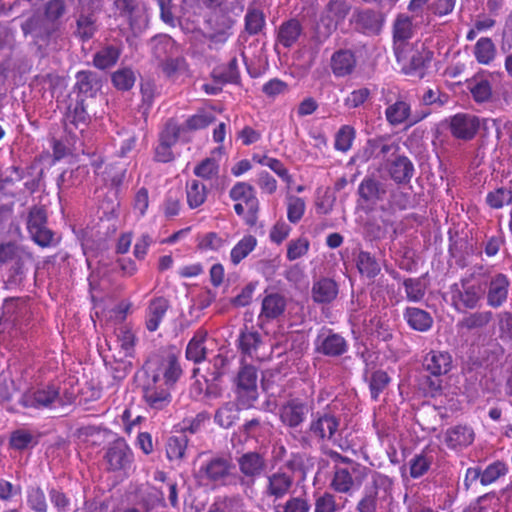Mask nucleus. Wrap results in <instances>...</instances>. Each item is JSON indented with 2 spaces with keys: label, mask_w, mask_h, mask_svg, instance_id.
<instances>
[{
  "label": "nucleus",
  "mask_w": 512,
  "mask_h": 512,
  "mask_svg": "<svg viewBox=\"0 0 512 512\" xmlns=\"http://www.w3.org/2000/svg\"><path fill=\"white\" fill-rule=\"evenodd\" d=\"M286 298L280 293L267 294L261 305L260 318L274 320L279 318L286 310Z\"/></svg>",
  "instance_id": "obj_29"
},
{
  "label": "nucleus",
  "mask_w": 512,
  "mask_h": 512,
  "mask_svg": "<svg viewBox=\"0 0 512 512\" xmlns=\"http://www.w3.org/2000/svg\"><path fill=\"white\" fill-rule=\"evenodd\" d=\"M188 439L185 435L169 438L167 443V456L170 460H180L184 457Z\"/></svg>",
  "instance_id": "obj_56"
},
{
  "label": "nucleus",
  "mask_w": 512,
  "mask_h": 512,
  "mask_svg": "<svg viewBox=\"0 0 512 512\" xmlns=\"http://www.w3.org/2000/svg\"><path fill=\"white\" fill-rule=\"evenodd\" d=\"M392 481L385 475L375 473L371 483L365 487V495L357 504L358 512H376L377 501L385 498L391 489Z\"/></svg>",
  "instance_id": "obj_9"
},
{
  "label": "nucleus",
  "mask_w": 512,
  "mask_h": 512,
  "mask_svg": "<svg viewBox=\"0 0 512 512\" xmlns=\"http://www.w3.org/2000/svg\"><path fill=\"white\" fill-rule=\"evenodd\" d=\"M158 67L162 70L167 78H174L180 73H185L188 70L186 59L182 56L169 57L159 62Z\"/></svg>",
  "instance_id": "obj_46"
},
{
  "label": "nucleus",
  "mask_w": 512,
  "mask_h": 512,
  "mask_svg": "<svg viewBox=\"0 0 512 512\" xmlns=\"http://www.w3.org/2000/svg\"><path fill=\"white\" fill-rule=\"evenodd\" d=\"M399 150L396 142H389L384 137L369 139L363 149L362 158L365 161L371 159L385 160L388 155H394Z\"/></svg>",
  "instance_id": "obj_20"
},
{
  "label": "nucleus",
  "mask_w": 512,
  "mask_h": 512,
  "mask_svg": "<svg viewBox=\"0 0 512 512\" xmlns=\"http://www.w3.org/2000/svg\"><path fill=\"white\" fill-rule=\"evenodd\" d=\"M468 89L477 103H485L492 98V85L487 79L475 77L468 83Z\"/></svg>",
  "instance_id": "obj_43"
},
{
  "label": "nucleus",
  "mask_w": 512,
  "mask_h": 512,
  "mask_svg": "<svg viewBox=\"0 0 512 512\" xmlns=\"http://www.w3.org/2000/svg\"><path fill=\"white\" fill-rule=\"evenodd\" d=\"M239 469V484L246 492L252 491L257 479L266 473L268 462L265 454L258 451H248L237 458Z\"/></svg>",
  "instance_id": "obj_5"
},
{
  "label": "nucleus",
  "mask_w": 512,
  "mask_h": 512,
  "mask_svg": "<svg viewBox=\"0 0 512 512\" xmlns=\"http://www.w3.org/2000/svg\"><path fill=\"white\" fill-rule=\"evenodd\" d=\"M384 14L381 12L374 11L372 9L359 10L356 14V23L364 31L370 33H379L383 22Z\"/></svg>",
  "instance_id": "obj_37"
},
{
  "label": "nucleus",
  "mask_w": 512,
  "mask_h": 512,
  "mask_svg": "<svg viewBox=\"0 0 512 512\" xmlns=\"http://www.w3.org/2000/svg\"><path fill=\"white\" fill-rule=\"evenodd\" d=\"M474 275L463 277L451 286V302L455 310H474L480 305L485 289L480 283L474 282Z\"/></svg>",
  "instance_id": "obj_3"
},
{
  "label": "nucleus",
  "mask_w": 512,
  "mask_h": 512,
  "mask_svg": "<svg viewBox=\"0 0 512 512\" xmlns=\"http://www.w3.org/2000/svg\"><path fill=\"white\" fill-rule=\"evenodd\" d=\"M302 35V23L297 18H291L282 22L278 27L276 41L284 48H291Z\"/></svg>",
  "instance_id": "obj_23"
},
{
  "label": "nucleus",
  "mask_w": 512,
  "mask_h": 512,
  "mask_svg": "<svg viewBox=\"0 0 512 512\" xmlns=\"http://www.w3.org/2000/svg\"><path fill=\"white\" fill-rule=\"evenodd\" d=\"M411 114L410 104L404 100H397L389 105L385 110V116L388 123L397 126L409 119Z\"/></svg>",
  "instance_id": "obj_42"
},
{
  "label": "nucleus",
  "mask_w": 512,
  "mask_h": 512,
  "mask_svg": "<svg viewBox=\"0 0 512 512\" xmlns=\"http://www.w3.org/2000/svg\"><path fill=\"white\" fill-rule=\"evenodd\" d=\"M208 338V332L205 329H198L186 348V358L195 364L203 362L207 357V347L205 342Z\"/></svg>",
  "instance_id": "obj_33"
},
{
  "label": "nucleus",
  "mask_w": 512,
  "mask_h": 512,
  "mask_svg": "<svg viewBox=\"0 0 512 512\" xmlns=\"http://www.w3.org/2000/svg\"><path fill=\"white\" fill-rule=\"evenodd\" d=\"M352 4L348 0H329L321 11L318 30L327 38L344 23L351 13Z\"/></svg>",
  "instance_id": "obj_6"
},
{
  "label": "nucleus",
  "mask_w": 512,
  "mask_h": 512,
  "mask_svg": "<svg viewBox=\"0 0 512 512\" xmlns=\"http://www.w3.org/2000/svg\"><path fill=\"white\" fill-rule=\"evenodd\" d=\"M486 301L491 308L501 307L508 299L510 280L504 273H496L486 281Z\"/></svg>",
  "instance_id": "obj_15"
},
{
  "label": "nucleus",
  "mask_w": 512,
  "mask_h": 512,
  "mask_svg": "<svg viewBox=\"0 0 512 512\" xmlns=\"http://www.w3.org/2000/svg\"><path fill=\"white\" fill-rule=\"evenodd\" d=\"M474 438V430L470 426L462 424L448 428L444 435L447 447L453 450H459L471 445Z\"/></svg>",
  "instance_id": "obj_21"
},
{
  "label": "nucleus",
  "mask_w": 512,
  "mask_h": 512,
  "mask_svg": "<svg viewBox=\"0 0 512 512\" xmlns=\"http://www.w3.org/2000/svg\"><path fill=\"white\" fill-rule=\"evenodd\" d=\"M423 366L433 376H441L451 370L452 358L448 352L432 350L425 356Z\"/></svg>",
  "instance_id": "obj_26"
},
{
  "label": "nucleus",
  "mask_w": 512,
  "mask_h": 512,
  "mask_svg": "<svg viewBox=\"0 0 512 512\" xmlns=\"http://www.w3.org/2000/svg\"><path fill=\"white\" fill-rule=\"evenodd\" d=\"M65 12V0H49L44 8L45 20L40 16H32L22 25V30L25 34L34 33L36 38L47 41L56 30L55 22Z\"/></svg>",
  "instance_id": "obj_2"
},
{
  "label": "nucleus",
  "mask_w": 512,
  "mask_h": 512,
  "mask_svg": "<svg viewBox=\"0 0 512 512\" xmlns=\"http://www.w3.org/2000/svg\"><path fill=\"white\" fill-rule=\"evenodd\" d=\"M356 57L351 50L340 49L331 57V69L336 77L350 75L356 67Z\"/></svg>",
  "instance_id": "obj_27"
},
{
  "label": "nucleus",
  "mask_w": 512,
  "mask_h": 512,
  "mask_svg": "<svg viewBox=\"0 0 512 512\" xmlns=\"http://www.w3.org/2000/svg\"><path fill=\"white\" fill-rule=\"evenodd\" d=\"M340 426V420L335 415L325 412L311 420L308 435L318 441H332Z\"/></svg>",
  "instance_id": "obj_16"
},
{
  "label": "nucleus",
  "mask_w": 512,
  "mask_h": 512,
  "mask_svg": "<svg viewBox=\"0 0 512 512\" xmlns=\"http://www.w3.org/2000/svg\"><path fill=\"white\" fill-rule=\"evenodd\" d=\"M89 116L82 99H70L64 115L65 131L73 138L81 134L88 125Z\"/></svg>",
  "instance_id": "obj_14"
},
{
  "label": "nucleus",
  "mask_w": 512,
  "mask_h": 512,
  "mask_svg": "<svg viewBox=\"0 0 512 512\" xmlns=\"http://www.w3.org/2000/svg\"><path fill=\"white\" fill-rule=\"evenodd\" d=\"M219 172V165L214 158H205L194 168V174L204 180H211Z\"/></svg>",
  "instance_id": "obj_59"
},
{
  "label": "nucleus",
  "mask_w": 512,
  "mask_h": 512,
  "mask_svg": "<svg viewBox=\"0 0 512 512\" xmlns=\"http://www.w3.org/2000/svg\"><path fill=\"white\" fill-rule=\"evenodd\" d=\"M239 348L245 356H249L251 359L263 360L258 352L262 340L261 335L257 331H250L248 329L243 330L239 336Z\"/></svg>",
  "instance_id": "obj_34"
},
{
  "label": "nucleus",
  "mask_w": 512,
  "mask_h": 512,
  "mask_svg": "<svg viewBox=\"0 0 512 512\" xmlns=\"http://www.w3.org/2000/svg\"><path fill=\"white\" fill-rule=\"evenodd\" d=\"M413 35V24L409 16L399 14L393 24V40H410Z\"/></svg>",
  "instance_id": "obj_50"
},
{
  "label": "nucleus",
  "mask_w": 512,
  "mask_h": 512,
  "mask_svg": "<svg viewBox=\"0 0 512 512\" xmlns=\"http://www.w3.org/2000/svg\"><path fill=\"white\" fill-rule=\"evenodd\" d=\"M27 229L32 239L41 247L55 244L54 233L47 227V211L44 207L33 206L28 213Z\"/></svg>",
  "instance_id": "obj_7"
},
{
  "label": "nucleus",
  "mask_w": 512,
  "mask_h": 512,
  "mask_svg": "<svg viewBox=\"0 0 512 512\" xmlns=\"http://www.w3.org/2000/svg\"><path fill=\"white\" fill-rule=\"evenodd\" d=\"M32 262V255L26 252L21 258L10 265L6 285L8 287H17L22 284L25 279L28 265Z\"/></svg>",
  "instance_id": "obj_38"
},
{
  "label": "nucleus",
  "mask_w": 512,
  "mask_h": 512,
  "mask_svg": "<svg viewBox=\"0 0 512 512\" xmlns=\"http://www.w3.org/2000/svg\"><path fill=\"white\" fill-rule=\"evenodd\" d=\"M405 317L408 324L418 331L428 330L433 322L429 313L419 308H407Z\"/></svg>",
  "instance_id": "obj_45"
},
{
  "label": "nucleus",
  "mask_w": 512,
  "mask_h": 512,
  "mask_svg": "<svg viewBox=\"0 0 512 512\" xmlns=\"http://www.w3.org/2000/svg\"><path fill=\"white\" fill-rule=\"evenodd\" d=\"M98 30L96 15L91 13H80L76 20L75 35L83 42L92 39Z\"/></svg>",
  "instance_id": "obj_39"
},
{
  "label": "nucleus",
  "mask_w": 512,
  "mask_h": 512,
  "mask_svg": "<svg viewBox=\"0 0 512 512\" xmlns=\"http://www.w3.org/2000/svg\"><path fill=\"white\" fill-rule=\"evenodd\" d=\"M320 343L316 347V351L328 357H339L348 350L346 339L340 334L329 331L327 335L319 337Z\"/></svg>",
  "instance_id": "obj_22"
},
{
  "label": "nucleus",
  "mask_w": 512,
  "mask_h": 512,
  "mask_svg": "<svg viewBox=\"0 0 512 512\" xmlns=\"http://www.w3.org/2000/svg\"><path fill=\"white\" fill-rule=\"evenodd\" d=\"M265 25V16L262 10L248 8L245 15V30L250 35L258 34Z\"/></svg>",
  "instance_id": "obj_53"
},
{
  "label": "nucleus",
  "mask_w": 512,
  "mask_h": 512,
  "mask_svg": "<svg viewBox=\"0 0 512 512\" xmlns=\"http://www.w3.org/2000/svg\"><path fill=\"white\" fill-rule=\"evenodd\" d=\"M58 391L54 388L37 390L26 393L21 399V404L26 408H47L58 398Z\"/></svg>",
  "instance_id": "obj_30"
},
{
  "label": "nucleus",
  "mask_w": 512,
  "mask_h": 512,
  "mask_svg": "<svg viewBox=\"0 0 512 512\" xmlns=\"http://www.w3.org/2000/svg\"><path fill=\"white\" fill-rule=\"evenodd\" d=\"M310 504L306 498L290 497L283 504L274 507L275 512H309Z\"/></svg>",
  "instance_id": "obj_58"
},
{
  "label": "nucleus",
  "mask_w": 512,
  "mask_h": 512,
  "mask_svg": "<svg viewBox=\"0 0 512 512\" xmlns=\"http://www.w3.org/2000/svg\"><path fill=\"white\" fill-rule=\"evenodd\" d=\"M233 463L229 456H215L201 465L196 477L212 483H222L230 474Z\"/></svg>",
  "instance_id": "obj_13"
},
{
  "label": "nucleus",
  "mask_w": 512,
  "mask_h": 512,
  "mask_svg": "<svg viewBox=\"0 0 512 512\" xmlns=\"http://www.w3.org/2000/svg\"><path fill=\"white\" fill-rule=\"evenodd\" d=\"M145 367L147 382L143 386L144 401L151 409H165L172 401L171 389L182 373L177 356L173 353L156 356Z\"/></svg>",
  "instance_id": "obj_1"
},
{
  "label": "nucleus",
  "mask_w": 512,
  "mask_h": 512,
  "mask_svg": "<svg viewBox=\"0 0 512 512\" xmlns=\"http://www.w3.org/2000/svg\"><path fill=\"white\" fill-rule=\"evenodd\" d=\"M389 383L390 377L385 371L377 370L373 372L369 381L372 398L377 399L380 393L386 389Z\"/></svg>",
  "instance_id": "obj_60"
},
{
  "label": "nucleus",
  "mask_w": 512,
  "mask_h": 512,
  "mask_svg": "<svg viewBox=\"0 0 512 512\" xmlns=\"http://www.w3.org/2000/svg\"><path fill=\"white\" fill-rule=\"evenodd\" d=\"M408 300L418 302L425 295V286L420 279L408 278L403 282Z\"/></svg>",
  "instance_id": "obj_63"
},
{
  "label": "nucleus",
  "mask_w": 512,
  "mask_h": 512,
  "mask_svg": "<svg viewBox=\"0 0 512 512\" xmlns=\"http://www.w3.org/2000/svg\"><path fill=\"white\" fill-rule=\"evenodd\" d=\"M169 308L170 302L163 296L155 297L150 301L146 320V328L148 331L154 332L158 329Z\"/></svg>",
  "instance_id": "obj_32"
},
{
  "label": "nucleus",
  "mask_w": 512,
  "mask_h": 512,
  "mask_svg": "<svg viewBox=\"0 0 512 512\" xmlns=\"http://www.w3.org/2000/svg\"><path fill=\"white\" fill-rule=\"evenodd\" d=\"M473 54L479 64L489 65L497 55V48L489 37H481L474 46Z\"/></svg>",
  "instance_id": "obj_40"
},
{
  "label": "nucleus",
  "mask_w": 512,
  "mask_h": 512,
  "mask_svg": "<svg viewBox=\"0 0 512 512\" xmlns=\"http://www.w3.org/2000/svg\"><path fill=\"white\" fill-rule=\"evenodd\" d=\"M229 197L236 202L235 213L238 216H243L248 226H256L260 203L253 186L246 182H238L230 189Z\"/></svg>",
  "instance_id": "obj_4"
},
{
  "label": "nucleus",
  "mask_w": 512,
  "mask_h": 512,
  "mask_svg": "<svg viewBox=\"0 0 512 512\" xmlns=\"http://www.w3.org/2000/svg\"><path fill=\"white\" fill-rule=\"evenodd\" d=\"M75 86L79 93L92 96L100 88V81L95 72L79 71L76 74Z\"/></svg>",
  "instance_id": "obj_44"
},
{
  "label": "nucleus",
  "mask_w": 512,
  "mask_h": 512,
  "mask_svg": "<svg viewBox=\"0 0 512 512\" xmlns=\"http://www.w3.org/2000/svg\"><path fill=\"white\" fill-rule=\"evenodd\" d=\"M486 203L492 209H501L512 204V190L506 187H499L490 191L486 196Z\"/></svg>",
  "instance_id": "obj_49"
},
{
  "label": "nucleus",
  "mask_w": 512,
  "mask_h": 512,
  "mask_svg": "<svg viewBox=\"0 0 512 512\" xmlns=\"http://www.w3.org/2000/svg\"><path fill=\"white\" fill-rule=\"evenodd\" d=\"M391 179L397 184H408L414 175V165L411 160L404 156L398 155L387 166Z\"/></svg>",
  "instance_id": "obj_24"
},
{
  "label": "nucleus",
  "mask_w": 512,
  "mask_h": 512,
  "mask_svg": "<svg viewBox=\"0 0 512 512\" xmlns=\"http://www.w3.org/2000/svg\"><path fill=\"white\" fill-rule=\"evenodd\" d=\"M237 393L240 400L251 405L258 397L257 371L252 365H244L237 374Z\"/></svg>",
  "instance_id": "obj_17"
},
{
  "label": "nucleus",
  "mask_w": 512,
  "mask_h": 512,
  "mask_svg": "<svg viewBox=\"0 0 512 512\" xmlns=\"http://www.w3.org/2000/svg\"><path fill=\"white\" fill-rule=\"evenodd\" d=\"M120 17L125 18L132 31L139 32L145 27L147 20L136 0H115Z\"/></svg>",
  "instance_id": "obj_19"
},
{
  "label": "nucleus",
  "mask_w": 512,
  "mask_h": 512,
  "mask_svg": "<svg viewBox=\"0 0 512 512\" xmlns=\"http://www.w3.org/2000/svg\"><path fill=\"white\" fill-rule=\"evenodd\" d=\"M311 294L316 303H331L338 295V285L333 279L322 277L313 283Z\"/></svg>",
  "instance_id": "obj_28"
},
{
  "label": "nucleus",
  "mask_w": 512,
  "mask_h": 512,
  "mask_svg": "<svg viewBox=\"0 0 512 512\" xmlns=\"http://www.w3.org/2000/svg\"><path fill=\"white\" fill-rule=\"evenodd\" d=\"M294 486V475L282 468L268 473L265 476L263 493L267 498L275 500L283 499Z\"/></svg>",
  "instance_id": "obj_11"
},
{
  "label": "nucleus",
  "mask_w": 512,
  "mask_h": 512,
  "mask_svg": "<svg viewBox=\"0 0 512 512\" xmlns=\"http://www.w3.org/2000/svg\"><path fill=\"white\" fill-rule=\"evenodd\" d=\"M431 466V459L424 454L415 455L410 460V475L413 478L423 476Z\"/></svg>",
  "instance_id": "obj_64"
},
{
  "label": "nucleus",
  "mask_w": 512,
  "mask_h": 512,
  "mask_svg": "<svg viewBox=\"0 0 512 512\" xmlns=\"http://www.w3.org/2000/svg\"><path fill=\"white\" fill-rule=\"evenodd\" d=\"M366 476V468L360 464H351L350 467L336 466L330 487L337 493L350 494L355 486L362 483Z\"/></svg>",
  "instance_id": "obj_8"
},
{
  "label": "nucleus",
  "mask_w": 512,
  "mask_h": 512,
  "mask_svg": "<svg viewBox=\"0 0 512 512\" xmlns=\"http://www.w3.org/2000/svg\"><path fill=\"white\" fill-rule=\"evenodd\" d=\"M493 319L491 311H475L465 315L457 324L459 330L467 332L487 327Z\"/></svg>",
  "instance_id": "obj_36"
},
{
  "label": "nucleus",
  "mask_w": 512,
  "mask_h": 512,
  "mask_svg": "<svg viewBox=\"0 0 512 512\" xmlns=\"http://www.w3.org/2000/svg\"><path fill=\"white\" fill-rule=\"evenodd\" d=\"M310 247V243L307 238L300 237L295 240H291L287 245V259L294 261L304 256Z\"/></svg>",
  "instance_id": "obj_62"
},
{
  "label": "nucleus",
  "mask_w": 512,
  "mask_h": 512,
  "mask_svg": "<svg viewBox=\"0 0 512 512\" xmlns=\"http://www.w3.org/2000/svg\"><path fill=\"white\" fill-rule=\"evenodd\" d=\"M122 54L119 44H108L99 49L93 56V65L99 70L110 69L116 65Z\"/></svg>",
  "instance_id": "obj_31"
},
{
  "label": "nucleus",
  "mask_w": 512,
  "mask_h": 512,
  "mask_svg": "<svg viewBox=\"0 0 512 512\" xmlns=\"http://www.w3.org/2000/svg\"><path fill=\"white\" fill-rule=\"evenodd\" d=\"M111 80L118 90L128 91L135 83V75L130 68H121L111 75Z\"/></svg>",
  "instance_id": "obj_55"
},
{
  "label": "nucleus",
  "mask_w": 512,
  "mask_h": 512,
  "mask_svg": "<svg viewBox=\"0 0 512 512\" xmlns=\"http://www.w3.org/2000/svg\"><path fill=\"white\" fill-rule=\"evenodd\" d=\"M305 201L294 195H287V218L291 223H298L305 212Z\"/></svg>",
  "instance_id": "obj_57"
},
{
  "label": "nucleus",
  "mask_w": 512,
  "mask_h": 512,
  "mask_svg": "<svg viewBox=\"0 0 512 512\" xmlns=\"http://www.w3.org/2000/svg\"><path fill=\"white\" fill-rule=\"evenodd\" d=\"M354 138V128L348 125L342 126L335 136V148L342 152L348 151L352 146Z\"/></svg>",
  "instance_id": "obj_61"
},
{
  "label": "nucleus",
  "mask_w": 512,
  "mask_h": 512,
  "mask_svg": "<svg viewBox=\"0 0 512 512\" xmlns=\"http://www.w3.org/2000/svg\"><path fill=\"white\" fill-rule=\"evenodd\" d=\"M239 409L232 402L225 403L215 413V422L223 428H230L238 418Z\"/></svg>",
  "instance_id": "obj_51"
},
{
  "label": "nucleus",
  "mask_w": 512,
  "mask_h": 512,
  "mask_svg": "<svg viewBox=\"0 0 512 512\" xmlns=\"http://www.w3.org/2000/svg\"><path fill=\"white\" fill-rule=\"evenodd\" d=\"M93 166L97 177H99L105 185L118 187L122 183L125 171L121 167L105 164L103 162H94Z\"/></svg>",
  "instance_id": "obj_35"
},
{
  "label": "nucleus",
  "mask_w": 512,
  "mask_h": 512,
  "mask_svg": "<svg viewBox=\"0 0 512 512\" xmlns=\"http://www.w3.org/2000/svg\"><path fill=\"white\" fill-rule=\"evenodd\" d=\"M27 250L22 245L15 242H3L0 243V265L12 264L19 260Z\"/></svg>",
  "instance_id": "obj_47"
},
{
  "label": "nucleus",
  "mask_w": 512,
  "mask_h": 512,
  "mask_svg": "<svg viewBox=\"0 0 512 512\" xmlns=\"http://www.w3.org/2000/svg\"><path fill=\"white\" fill-rule=\"evenodd\" d=\"M187 203L194 209L201 206L207 198L206 186L198 180H192L186 188Z\"/></svg>",
  "instance_id": "obj_48"
},
{
  "label": "nucleus",
  "mask_w": 512,
  "mask_h": 512,
  "mask_svg": "<svg viewBox=\"0 0 512 512\" xmlns=\"http://www.w3.org/2000/svg\"><path fill=\"white\" fill-rule=\"evenodd\" d=\"M358 195L366 204H376L386 195L385 185L374 177H365L358 187Z\"/></svg>",
  "instance_id": "obj_25"
},
{
  "label": "nucleus",
  "mask_w": 512,
  "mask_h": 512,
  "mask_svg": "<svg viewBox=\"0 0 512 512\" xmlns=\"http://www.w3.org/2000/svg\"><path fill=\"white\" fill-rule=\"evenodd\" d=\"M312 411V402L297 397L291 398L281 405L279 418L283 425L289 428H297L305 422Z\"/></svg>",
  "instance_id": "obj_10"
},
{
  "label": "nucleus",
  "mask_w": 512,
  "mask_h": 512,
  "mask_svg": "<svg viewBox=\"0 0 512 512\" xmlns=\"http://www.w3.org/2000/svg\"><path fill=\"white\" fill-rule=\"evenodd\" d=\"M133 458V452L124 438H117L111 442L104 455L107 470L113 472L130 467Z\"/></svg>",
  "instance_id": "obj_12"
},
{
  "label": "nucleus",
  "mask_w": 512,
  "mask_h": 512,
  "mask_svg": "<svg viewBox=\"0 0 512 512\" xmlns=\"http://www.w3.org/2000/svg\"><path fill=\"white\" fill-rule=\"evenodd\" d=\"M257 240L254 236L248 235L241 239L231 251V261L238 264L244 259L256 246Z\"/></svg>",
  "instance_id": "obj_54"
},
{
  "label": "nucleus",
  "mask_w": 512,
  "mask_h": 512,
  "mask_svg": "<svg viewBox=\"0 0 512 512\" xmlns=\"http://www.w3.org/2000/svg\"><path fill=\"white\" fill-rule=\"evenodd\" d=\"M357 268L362 275L374 278L380 272V266L376 259L368 252L361 251L357 257Z\"/></svg>",
  "instance_id": "obj_52"
},
{
  "label": "nucleus",
  "mask_w": 512,
  "mask_h": 512,
  "mask_svg": "<svg viewBox=\"0 0 512 512\" xmlns=\"http://www.w3.org/2000/svg\"><path fill=\"white\" fill-rule=\"evenodd\" d=\"M152 52L155 59L162 62L167 59L176 51L175 41L168 35H157L151 39Z\"/></svg>",
  "instance_id": "obj_41"
},
{
  "label": "nucleus",
  "mask_w": 512,
  "mask_h": 512,
  "mask_svg": "<svg viewBox=\"0 0 512 512\" xmlns=\"http://www.w3.org/2000/svg\"><path fill=\"white\" fill-rule=\"evenodd\" d=\"M479 126L478 117L471 114L459 113L454 115L450 120L451 133L458 139H472L476 135Z\"/></svg>",
  "instance_id": "obj_18"
}]
</instances>
